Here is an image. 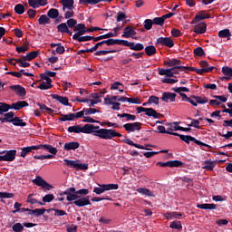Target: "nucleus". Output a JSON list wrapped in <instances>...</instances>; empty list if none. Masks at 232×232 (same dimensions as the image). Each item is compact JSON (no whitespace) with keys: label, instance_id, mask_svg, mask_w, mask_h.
I'll return each mask as SVG.
<instances>
[{"label":"nucleus","instance_id":"f257e3e1","mask_svg":"<svg viewBox=\"0 0 232 232\" xmlns=\"http://www.w3.org/2000/svg\"><path fill=\"white\" fill-rule=\"evenodd\" d=\"M67 131L69 133H86L94 135V137H99L104 140H111L114 137H122V134L117 132L113 129H101L100 126H95L93 124H85L83 127L81 125H73L68 128Z\"/></svg>","mask_w":232,"mask_h":232},{"label":"nucleus","instance_id":"37998d69","mask_svg":"<svg viewBox=\"0 0 232 232\" xmlns=\"http://www.w3.org/2000/svg\"><path fill=\"white\" fill-rule=\"evenodd\" d=\"M51 21L46 14H42L40 18L38 19V24H50Z\"/></svg>","mask_w":232,"mask_h":232},{"label":"nucleus","instance_id":"a18cd8bd","mask_svg":"<svg viewBox=\"0 0 232 232\" xmlns=\"http://www.w3.org/2000/svg\"><path fill=\"white\" fill-rule=\"evenodd\" d=\"M170 229H178L180 231L182 229V223L180 221H173L169 225Z\"/></svg>","mask_w":232,"mask_h":232},{"label":"nucleus","instance_id":"69168bd1","mask_svg":"<svg viewBox=\"0 0 232 232\" xmlns=\"http://www.w3.org/2000/svg\"><path fill=\"white\" fill-rule=\"evenodd\" d=\"M40 77L43 79V81H45L46 84H52V78H50V76H48L45 72L41 73Z\"/></svg>","mask_w":232,"mask_h":232},{"label":"nucleus","instance_id":"de8ad7c7","mask_svg":"<svg viewBox=\"0 0 232 232\" xmlns=\"http://www.w3.org/2000/svg\"><path fill=\"white\" fill-rule=\"evenodd\" d=\"M15 63H18V66H20V68H30V63L24 62L23 58L16 59Z\"/></svg>","mask_w":232,"mask_h":232},{"label":"nucleus","instance_id":"c756f323","mask_svg":"<svg viewBox=\"0 0 232 232\" xmlns=\"http://www.w3.org/2000/svg\"><path fill=\"white\" fill-rule=\"evenodd\" d=\"M120 119H126L127 122H130V121H137V116L130 113H121L117 115Z\"/></svg>","mask_w":232,"mask_h":232},{"label":"nucleus","instance_id":"9d476101","mask_svg":"<svg viewBox=\"0 0 232 232\" xmlns=\"http://www.w3.org/2000/svg\"><path fill=\"white\" fill-rule=\"evenodd\" d=\"M204 19H211V15L203 10L195 15L193 20L190 22V24H195V23H198V21H204Z\"/></svg>","mask_w":232,"mask_h":232},{"label":"nucleus","instance_id":"a878e982","mask_svg":"<svg viewBox=\"0 0 232 232\" xmlns=\"http://www.w3.org/2000/svg\"><path fill=\"white\" fill-rule=\"evenodd\" d=\"M121 142H123L124 144H128L129 146H134V148H138L139 150H150L144 147L143 145L134 143L133 140H131L129 138H126L125 140H121Z\"/></svg>","mask_w":232,"mask_h":232},{"label":"nucleus","instance_id":"7c9ffc66","mask_svg":"<svg viewBox=\"0 0 232 232\" xmlns=\"http://www.w3.org/2000/svg\"><path fill=\"white\" fill-rule=\"evenodd\" d=\"M191 98L194 99L197 104H206L209 102V100L205 96L202 97L192 95Z\"/></svg>","mask_w":232,"mask_h":232},{"label":"nucleus","instance_id":"473e14b6","mask_svg":"<svg viewBox=\"0 0 232 232\" xmlns=\"http://www.w3.org/2000/svg\"><path fill=\"white\" fill-rule=\"evenodd\" d=\"M13 126H20L21 128H24L26 126V122L21 119V117L14 116L13 122Z\"/></svg>","mask_w":232,"mask_h":232},{"label":"nucleus","instance_id":"1a4fd4ad","mask_svg":"<svg viewBox=\"0 0 232 232\" xmlns=\"http://www.w3.org/2000/svg\"><path fill=\"white\" fill-rule=\"evenodd\" d=\"M123 46H128L130 50H133L134 52H142V50H144V44L140 43L135 44L127 40H125Z\"/></svg>","mask_w":232,"mask_h":232},{"label":"nucleus","instance_id":"ea45409f","mask_svg":"<svg viewBox=\"0 0 232 232\" xmlns=\"http://www.w3.org/2000/svg\"><path fill=\"white\" fill-rule=\"evenodd\" d=\"M173 124H174L175 131H191V128L179 126V124H180V122H179V121H174Z\"/></svg>","mask_w":232,"mask_h":232},{"label":"nucleus","instance_id":"7ed1b4c3","mask_svg":"<svg viewBox=\"0 0 232 232\" xmlns=\"http://www.w3.org/2000/svg\"><path fill=\"white\" fill-rule=\"evenodd\" d=\"M174 137H179L180 140H183V142H186V144H189L190 142H194V144H197L198 146H205V147L209 146V145L197 140L193 136L179 134V135H174Z\"/></svg>","mask_w":232,"mask_h":232},{"label":"nucleus","instance_id":"4d7b16f0","mask_svg":"<svg viewBox=\"0 0 232 232\" xmlns=\"http://www.w3.org/2000/svg\"><path fill=\"white\" fill-rule=\"evenodd\" d=\"M105 191H111L113 189H119V184H104Z\"/></svg>","mask_w":232,"mask_h":232},{"label":"nucleus","instance_id":"6e6d98bb","mask_svg":"<svg viewBox=\"0 0 232 232\" xmlns=\"http://www.w3.org/2000/svg\"><path fill=\"white\" fill-rule=\"evenodd\" d=\"M152 22H153L154 24H157L158 26H164L165 20L161 16V17L153 18Z\"/></svg>","mask_w":232,"mask_h":232},{"label":"nucleus","instance_id":"dca6fc26","mask_svg":"<svg viewBox=\"0 0 232 232\" xmlns=\"http://www.w3.org/2000/svg\"><path fill=\"white\" fill-rule=\"evenodd\" d=\"M4 117H0V122L4 124V122H14V119L15 117V112L10 111L3 114Z\"/></svg>","mask_w":232,"mask_h":232},{"label":"nucleus","instance_id":"4468645a","mask_svg":"<svg viewBox=\"0 0 232 232\" xmlns=\"http://www.w3.org/2000/svg\"><path fill=\"white\" fill-rule=\"evenodd\" d=\"M10 89L15 92L19 97H26V89L21 85H12Z\"/></svg>","mask_w":232,"mask_h":232},{"label":"nucleus","instance_id":"864d4df0","mask_svg":"<svg viewBox=\"0 0 232 232\" xmlns=\"http://www.w3.org/2000/svg\"><path fill=\"white\" fill-rule=\"evenodd\" d=\"M39 90H52L53 88V84L46 83V82H43L38 86Z\"/></svg>","mask_w":232,"mask_h":232},{"label":"nucleus","instance_id":"c85d7f7f","mask_svg":"<svg viewBox=\"0 0 232 232\" xmlns=\"http://www.w3.org/2000/svg\"><path fill=\"white\" fill-rule=\"evenodd\" d=\"M136 191L140 195H144L145 197H155L153 192H151V190L146 188H138Z\"/></svg>","mask_w":232,"mask_h":232},{"label":"nucleus","instance_id":"f8f14e48","mask_svg":"<svg viewBox=\"0 0 232 232\" xmlns=\"http://www.w3.org/2000/svg\"><path fill=\"white\" fill-rule=\"evenodd\" d=\"M74 206L78 208H84V206H92L90 201V196L79 198L77 200L73 201Z\"/></svg>","mask_w":232,"mask_h":232},{"label":"nucleus","instance_id":"5fc2aeb1","mask_svg":"<svg viewBox=\"0 0 232 232\" xmlns=\"http://www.w3.org/2000/svg\"><path fill=\"white\" fill-rule=\"evenodd\" d=\"M172 92H175L176 93H179L180 95V93H184L182 92H189V88H187V87H174V88H172Z\"/></svg>","mask_w":232,"mask_h":232},{"label":"nucleus","instance_id":"c9c22d12","mask_svg":"<svg viewBox=\"0 0 232 232\" xmlns=\"http://www.w3.org/2000/svg\"><path fill=\"white\" fill-rule=\"evenodd\" d=\"M47 16L49 19H57V17H59V10L56 8H51L47 12Z\"/></svg>","mask_w":232,"mask_h":232},{"label":"nucleus","instance_id":"f3484780","mask_svg":"<svg viewBox=\"0 0 232 232\" xmlns=\"http://www.w3.org/2000/svg\"><path fill=\"white\" fill-rule=\"evenodd\" d=\"M206 30H208V25L202 22L194 26L193 32L194 34H206Z\"/></svg>","mask_w":232,"mask_h":232},{"label":"nucleus","instance_id":"4c0bfd02","mask_svg":"<svg viewBox=\"0 0 232 232\" xmlns=\"http://www.w3.org/2000/svg\"><path fill=\"white\" fill-rule=\"evenodd\" d=\"M119 96H111L108 95L106 98H104V104L110 105V104H115L117 102L113 101H118Z\"/></svg>","mask_w":232,"mask_h":232},{"label":"nucleus","instance_id":"20e7f679","mask_svg":"<svg viewBox=\"0 0 232 232\" xmlns=\"http://www.w3.org/2000/svg\"><path fill=\"white\" fill-rule=\"evenodd\" d=\"M61 195H67L66 200L68 202H75L78 198H81V196L77 194V189L74 187H71L63 191Z\"/></svg>","mask_w":232,"mask_h":232},{"label":"nucleus","instance_id":"f03ea898","mask_svg":"<svg viewBox=\"0 0 232 232\" xmlns=\"http://www.w3.org/2000/svg\"><path fill=\"white\" fill-rule=\"evenodd\" d=\"M164 64L165 66H169L172 70H179V72L185 71V73L189 72V67L180 65L182 64V62L177 58L164 61Z\"/></svg>","mask_w":232,"mask_h":232},{"label":"nucleus","instance_id":"b1692460","mask_svg":"<svg viewBox=\"0 0 232 232\" xmlns=\"http://www.w3.org/2000/svg\"><path fill=\"white\" fill-rule=\"evenodd\" d=\"M131 35H137V32L133 27L128 25L124 28V32L121 34V37H125L126 39H129V37H131Z\"/></svg>","mask_w":232,"mask_h":232},{"label":"nucleus","instance_id":"79ce46f5","mask_svg":"<svg viewBox=\"0 0 232 232\" xmlns=\"http://www.w3.org/2000/svg\"><path fill=\"white\" fill-rule=\"evenodd\" d=\"M88 33L87 28L86 29H82L80 31H77V33H75L72 35V39L73 41H77L78 39H81V37H82V35H84V34Z\"/></svg>","mask_w":232,"mask_h":232},{"label":"nucleus","instance_id":"e433bc0d","mask_svg":"<svg viewBox=\"0 0 232 232\" xmlns=\"http://www.w3.org/2000/svg\"><path fill=\"white\" fill-rule=\"evenodd\" d=\"M145 53L149 57H151V55H155L157 53V48L155 45H149L145 47Z\"/></svg>","mask_w":232,"mask_h":232},{"label":"nucleus","instance_id":"49530a36","mask_svg":"<svg viewBox=\"0 0 232 232\" xmlns=\"http://www.w3.org/2000/svg\"><path fill=\"white\" fill-rule=\"evenodd\" d=\"M99 5V3H102V0H80L79 5Z\"/></svg>","mask_w":232,"mask_h":232},{"label":"nucleus","instance_id":"338daca9","mask_svg":"<svg viewBox=\"0 0 232 232\" xmlns=\"http://www.w3.org/2000/svg\"><path fill=\"white\" fill-rule=\"evenodd\" d=\"M149 103L150 104H156L158 106L159 104V97L155 95H151L149 97Z\"/></svg>","mask_w":232,"mask_h":232},{"label":"nucleus","instance_id":"4be33fe9","mask_svg":"<svg viewBox=\"0 0 232 232\" xmlns=\"http://www.w3.org/2000/svg\"><path fill=\"white\" fill-rule=\"evenodd\" d=\"M57 30L60 34H68V35H72L73 33L70 31V27H68L66 23H62L57 25Z\"/></svg>","mask_w":232,"mask_h":232},{"label":"nucleus","instance_id":"774afa93","mask_svg":"<svg viewBox=\"0 0 232 232\" xmlns=\"http://www.w3.org/2000/svg\"><path fill=\"white\" fill-rule=\"evenodd\" d=\"M55 198V196L53 194H47L43 198V202H52Z\"/></svg>","mask_w":232,"mask_h":232},{"label":"nucleus","instance_id":"9b49d317","mask_svg":"<svg viewBox=\"0 0 232 232\" xmlns=\"http://www.w3.org/2000/svg\"><path fill=\"white\" fill-rule=\"evenodd\" d=\"M33 184H35V186H40V188H48L47 189H50L52 186L46 182L41 176H36L34 179L32 180Z\"/></svg>","mask_w":232,"mask_h":232},{"label":"nucleus","instance_id":"ddd939ff","mask_svg":"<svg viewBox=\"0 0 232 232\" xmlns=\"http://www.w3.org/2000/svg\"><path fill=\"white\" fill-rule=\"evenodd\" d=\"M79 148H81V143H79V141L66 142L63 145L64 151H72V150H79Z\"/></svg>","mask_w":232,"mask_h":232},{"label":"nucleus","instance_id":"58836bf2","mask_svg":"<svg viewBox=\"0 0 232 232\" xmlns=\"http://www.w3.org/2000/svg\"><path fill=\"white\" fill-rule=\"evenodd\" d=\"M158 133H166L167 135H179V132L169 131L168 129L166 130V127L162 125L158 126Z\"/></svg>","mask_w":232,"mask_h":232},{"label":"nucleus","instance_id":"72a5a7b5","mask_svg":"<svg viewBox=\"0 0 232 232\" xmlns=\"http://www.w3.org/2000/svg\"><path fill=\"white\" fill-rule=\"evenodd\" d=\"M197 208L198 209H217V205L213 203H204V204H198Z\"/></svg>","mask_w":232,"mask_h":232},{"label":"nucleus","instance_id":"f704fd0d","mask_svg":"<svg viewBox=\"0 0 232 232\" xmlns=\"http://www.w3.org/2000/svg\"><path fill=\"white\" fill-rule=\"evenodd\" d=\"M12 110V105L5 102H0V115H5L8 111Z\"/></svg>","mask_w":232,"mask_h":232},{"label":"nucleus","instance_id":"603ef678","mask_svg":"<svg viewBox=\"0 0 232 232\" xmlns=\"http://www.w3.org/2000/svg\"><path fill=\"white\" fill-rule=\"evenodd\" d=\"M12 229L14 232H22L24 230V227L21 223H15L13 225Z\"/></svg>","mask_w":232,"mask_h":232},{"label":"nucleus","instance_id":"0e129e2a","mask_svg":"<svg viewBox=\"0 0 232 232\" xmlns=\"http://www.w3.org/2000/svg\"><path fill=\"white\" fill-rule=\"evenodd\" d=\"M126 13L123 12H118L116 16L117 23H121V21H124L126 19Z\"/></svg>","mask_w":232,"mask_h":232},{"label":"nucleus","instance_id":"e2e57ef3","mask_svg":"<svg viewBox=\"0 0 232 232\" xmlns=\"http://www.w3.org/2000/svg\"><path fill=\"white\" fill-rule=\"evenodd\" d=\"M66 24L69 28H75V26L77 25V20L70 18L67 20Z\"/></svg>","mask_w":232,"mask_h":232},{"label":"nucleus","instance_id":"cd10ccee","mask_svg":"<svg viewBox=\"0 0 232 232\" xmlns=\"http://www.w3.org/2000/svg\"><path fill=\"white\" fill-rule=\"evenodd\" d=\"M46 213V209L44 208H35L34 210H29L28 215H34V217L39 218Z\"/></svg>","mask_w":232,"mask_h":232},{"label":"nucleus","instance_id":"39448f33","mask_svg":"<svg viewBox=\"0 0 232 232\" xmlns=\"http://www.w3.org/2000/svg\"><path fill=\"white\" fill-rule=\"evenodd\" d=\"M156 46H167V48H173L175 46V42L171 37H159L155 43Z\"/></svg>","mask_w":232,"mask_h":232},{"label":"nucleus","instance_id":"393cba45","mask_svg":"<svg viewBox=\"0 0 232 232\" xmlns=\"http://www.w3.org/2000/svg\"><path fill=\"white\" fill-rule=\"evenodd\" d=\"M104 43L107 46H115V44L124 46L125 40L109 38L108 40H104Z\"/></svg>","mask_w":232,"mask_h":232},{"label":"nucleus","instance_id":"2eb2a0df","mask_svg":"<svg viewBox=\"0 0 232 232\" xmlns=\"http://www.w3.org/2000/svg\"><path fill=\"white\" fill-rule=\"evenodd\" d=\"M177 94L175 92H165L162 94L161 101H163V102H168L169 101L175 102Z\"/></svg>","mask_w":232,"mask_h":232},{"label":"nucleus","instance_id":"13d9d810","mask_svg":"<svg viewBox=\"0 0 232 232\" xmlns=\"http://www.w3.org/2000/svg\"><path fill=\"white\" fill-rule=\"evenodd\" d=\"M153 20H151V19H146L145 21H144V24H143V26H144V28H145V30H151V28H153Z\"/></svg>","mask_w":232,"mask_h":232},{"label":"nucleus","instance_id":"423d86ee","mask_svg":"<svg viewBox=\"0 0 232 232\" xmlns=\"http://www.w3.org/2000/svg\"><path fill=\"white\" fill-rule=\"evenodd\" d=\"M63 162H65V166H68L69 168H74L75 169H82L85 171L88 169V164L86 163H77L76 160H63Z\"/></svg>","mask_w":232,"mask_h":232},{"label":"nucleus","instance_id":"6ab92c4d","mask_svg":"<svg viewBox=\"0 0 232 232\" xmlns=\"http://www.w3.org/2000/svg\"><path fill=\"white\" fill-rule=\"evenodd\" d=\"M22 151L20 153V157H26V155L28 153H32L34 150H39V145H33V146H29V147H24L21 149Z\"/></svg>","mask_w":232,"mask_h":232},{"label":"nucleus","instance_id":"aec40b11","mask_svg":"<svg viewBox=\"0 0 232 232\" xmlns=\"http://www.w3.org/2000/svg\"><path fill=\"white\" fill-rule=\"evenodd\" d=\"M52 99H54V101H58L63 106H70V102H68V97L61 96L58 94H52Z\"/></svg>","mask_w":232,"mask_h":232},{"label":"nucleus","instance_id":"09e8293b","mask_svg":"<svg viewBox=\"0 0 232 232\" xmlns=\"http://www.w3.org/2000/svg\"><path fill=\"white\" fill-rule=\"evenodd\" d=\"M193 53L198 57H204V55H206V52L202 47H197L194 49Z\"/></svg>","mask_w":232,"mask_h":232},{"label":"nucleus","instance_id":"680f3d73","mask_svg":"<svg viewBox=\"0 0 232 232\" xmlns=\"http://www.w3.org/2000/svg\"><path fill=\"white\" fill-rule=\"evenodd\" d=\"M222 73L227 75V77H232V68L227 66L223 67Z\"/></svg>","mask_w":232,"mask_h":232},{"label":"nucleus","instance_id":"6e6552de","mask_svg":"<svg viewBox=\"0 0 232 232\" xmlns=\"http://www.w3.org/2000/svg\"><path fill=\"white\" fill-rule=\"evenodd\" d=\"M4 155V162H14L15 160V156L17 155L16 150H4L0 152V155Z\"/></svg>","mask_w":232,"mask_h":232},{"label":"nucleus","instance_id":"a211bd4d","mask_svg":"<svg viewBox=\"0 0 232 232\" xmlns=\"http://www.w3.org/2000/svg\"><path fill=\"white\" fill-rule=\"evenodd\" d=\"M191 72H195L196 73H198V75H204V73H209L210 72L215 70V67L211 66L210 68H195V67H189V69Z\"/></svg>","mask_w":232,"mask_h":232},{"label":"nucleus","instance_id":"a19ab883","mask_svg":"<svg viewBox=\"0 0 232 232\" xmlns=\"http://www.w3.org/2000/svg\"><path fill=\"white\" fill-rule=\"evenodd\" d=\"M231 36V31L229 29H224L218 32V37L223 39H227V37Z\"/></svg>","mask_w":232,"mask_h":232},{"label":"nucleus","instance_id":"c03bdc74","mask_svg":"<svg viewBox=\"0 0 232 232\" xmlns=\"http://www.w3.org/2000/svg\"><path fill=\"white\" fill-rule=\"evenodd\" d=\"M24 5L23 4H18L14 6V12L15 14H18V15H23L24 14Z\"/></svg>","mask_w":232,"mask_h":232},{"label":"nucleus","instance_id":"0eeeda50","mask_svg":"<svg viewBox=\"0 0 232 232\" xmlns=\"http://www.w3.org/2000/svg\"><path fill=\"white\" fill-rule=\"evenodd\" d=\"M123 128L125 130H127L128 133H133L135 131H140V130H142V123L139 121L126 123L123 125Z\"/></svg>","mask_w":232,"mask_h":232},{"label":"nucleus","instance_id":"412c9836","mask_svg":"<svg viewBox=\"0 0 232 232\" xmlns=\"http://www.w3.org/2000/svg\"><path fill=\"white\" fill-rule=\"evenodd\" d=\"M38 148L39 150H44L45 151H48L52 155H57V148H54L50 144H40L38 145Z\"/></svg>","mask_w":232,"mask_h":232},{"label":"nucleus","instance_id":"5701e85b","mask_svg":"<svg viewBox=\"0 0 232 232\" xmlns=\"http://www.w3.org/2000/svg\"><path fill=\"white\" fill-rule=\"evenodd\" d=\"M61 5H63V12H66L67 10H73V5L75 3L74 0H61Z\"/></svg>","mask_w":232,"mask_h":232},{"label":"nucleus","instance_id":"8fccbe9b","mask_svg":"<svg viewBox=\"0 0 232 232\" xmlns=\"http://www.w3.org/2000/svg\"><path fill=\"white\" fill-rule=\"evenodd\" d=\"M106 191V188L104 187V184L100 185V187H95L93 188V193H96V195H102Z\"/></svg>","mask_w":232,"mask_h":232},{"label":"nucleus","instance_id":"2f4dec72","mask_svg":"<svg viewBox=\"0 0 232 232\" xmlns=\"http://www.w3.org/2000/svg\"><path fill=\"white\" fill-rule=\"evenodd\" d=\"M165 218L167 220H173V218H179V217H182V213L179 212H166L164 214Z\"/></svg>","mask_w":232,"mask_h":232},{"label":"nucleus","instance_id":"bf43d9fd","mask_svg":"<svg viewBox=\"0 0 232 232\" xmlns=\"http://www.w3.org/2000/svg\"><path fill=\"white\" fill-rule=\"evenodd\" d=\"M170 168H180V166H184V162L180 160H169Z\"/></svg>","mask_w":232,"mask_h":232},{"label":"nucleus","instance_id":"bb28decb","mask_svg":"<svg viewBox=\"0 0 232 232\" xmlns=\"http://www.w3.org/2000/svg\"><path fill=\"white\" fill-rule=\"evenodd\" d=\"M26 106H28L26 101H19L17 102L11 104V110H21L23 108H26Z\"/></svg>","mask_w":232,"mask_h":232},{"label":"nucleus","instance_id":"3c124183","mask_svg":"<svg viewBox=\"0 0 232 232\" xmlns=\"http://www.w3.org/2000/svg\"><path fill=\"white\" fill-rule=\"evenodd\" d=\"M108 53H117V50H109V51H106V50H102V51H97L94 55H108Z\"/></svg>","mask_w":232,"mask_h":232},{"label":"nucleus","instance_id":"052dcab7","mask_svg":"<svg viewBox=\"0 0 232 232\" xmlns=\"http://www.w3.org/2000/svg\"><path fill=\"white\" fill-rule=\"evenodd\" d=\"M83 111L85 112V115H93L95 113H101V111L93 108L83 109Z\"/></svg>","mask_w":232,"mask_h":232}]
</instances>
